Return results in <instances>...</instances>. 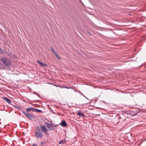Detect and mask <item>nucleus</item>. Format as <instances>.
<instances>
[{
  "instance_id": "1",
  "label": "nucleus",
  "mask_w": 146,
  "mask_h": 146,
  "mask_svg": "<svg viewBox=\"0 0 146 146\" xmlns=\"http://www.w3.org/2000/svg\"><path fill=\"white\" fill-rule=\"evenodd\" d=\"M0 61L3 64L0 63V69L3 70H9V68L11 66V62L7 57L2 56L0 59Z\"/></svg>"
},
{
  "instance_id": "2",
  "label": "nucleus",
  "mask_w": 146,
  "mask_h": 146,
  "mask_svg": "<svg viewBox=\"0 0 146 146\" xmlns=\"http://www.w3.org/2000/svg\"><path fill=\"white\" fill-rule=\"evenodd\" d=\"M35 133L36 134L35 137L36 138H41L43 136L42 132L38 131L35 130Z\"/></svg>"
},
{
  "instance_id": "3",
  "label": "nucleus",
  "mask_w": 146,
  "mask_h": 146,
  "mask_svg": "<svg viewBox=\"0 0 146 146\" xmlns=\"http://www.w3.org/2000/svg\"><path fill=\"white\" fill-rule=\"evenodd\" d=\"M22 112L29 119H31L33 118L32 116L27 111H23Z\"/></svg>"
},
{
  "instance_id": "4",
  "label": "nucleus",
  "mask_w": 146,
  "mask_h": 146,
  "mask_svg": "<svg viewBox=\"0 0 146 146\" xmlns=\"http://www.w3.org/2000/svg\"><path fill=\"white\" fill-rule=\"evenodd\" d=\"M41 129L42 131L44 133H46L47 134H48L47 133V129L46 128L45 126H43L41 125Z\"/></svg>"
},
{
  "instance_id": "5",
  "label": "nucleus",
  "mask_w": 146,
  "mask_h": 146,
  "mask_svg": "<svg viewBox=\"0 0 146 146\" xmlns=\"http://www.w3.org/2000/svg\"><path fill=\"white\" fill-rule=\"evenodd\" d=\"M60 125L63 127H66L67 126V125L64 120H63L61 123H60Z\"/></svg>"
},
{
  "instance_id": "6",
  "label": "nucleus",
  "mask_w": 146,
  "mask_h": 146,
  "mask_svg": "<svg viewBox=\"0 0 146 146\" xmlns=\"http://www.w3.org/2000/svg\"><path fill=\"white\" fill-rule=\"evenodd\" d=\"M3 99L9 104H10L11 103V100L7 98L4 97L3 98Z\"/></svg>"
},
{
  "instance_id": "7",
  "label": "nucleus",
  "mask_w": 146,
  "mask_h": 146,
  "mask_svg": "<svg viewBox=\"0 0 146 146\" xmlns=\"http://www.w3.org/2000/svg\"><path fill=\"white\" fill-rule=\"evenodd\" d=\"M37 62L42 66L47 67V64L43 63L42 62H40L39 61H38Z\"/></svg>"
},
{
  "instance_id": "8",
  "label": "nucleus",
  "mask_w": 146,
  "mask_h": 146,
  "mask_svg": "<svg viewBox=\"0 0 146 146\" xmlns=\"http://www.w3.org/2000/svg\"><path fill=\"white\" fill-rule=\"evenodd\" d=\"M77 114L80 116L82 117H84V115L83 113H82L80 111H77Z\"/></svg>"
},
{
  "instance_id": "9",
  "label": "nucleus",
  "mask_w": 146,
  "mask_h": 146,
  "mask_svg": "<svg viewBox=\"0 0 146 146\" xmlns=\"http://www.w3.org/2000/svg\"><path fill=\"white\" fill-rule=\"evenodd\" d=\"M35 109V108H29L27 109V111L28 112V111H34V110Z\"/></svg>"
},
{
  "instance_id": "10",
  "label": "nucleus",
  "mask_w": 146,
  "mask_h": 146,
  "mask_svg": "<svg viewBox=\"0 0 146 146\" xmlns=\"http://www.w3.org/2000/svg\"><path fill=\"white\" fill-rule=\"evenodd\" d=\"M56 126V125H50L48 128L49 129V130L50 131L53 130L54 129V127Z\"/></svg>"
},
{
  "instance_id": "11",
  "label": "nucleus",
  "mask_w": 146,
  "mask_h": 146,
  "mask_svg": "<svg viewBox=\"0 0 146 146\" xmlns=\"http://www.w3.org/2000/svg\"><path fill=\"white\" fill-rule=\"evenodd\" d=\"M45 125H46L47 127L48 128L50 127V126L52 125V124L50 123H49L48 122H45Z\"/></svg>"
},
{
  "instance_id": "12",
  "label": "nucleus",
  "mask_w": 146,
  "mask_h": 146,
  "mask_svg": "<svg viewBox=\"0 0 146 146\" xmlns=\"http://www.w3.org/2000/svg\"><path fill=\"white\" fill-rule=\"evenodd\" d=\"M34 111L35 112H39V113H41L42 112V111L40 110H38L36 108H35L34 110Z\"/></svg>"
},
{
  "instance_id": "13",
  "label": "nucleus",
  "mask_w": 146,
  "mask_h": 146,
  "mask_svg": "<svg viewBox=\"0 0 146 146\" xmlns=\"http://www.w3.org/2000/svg\"><path fill=\"white\" fill-rule=\"evenodd\" d=\"M65 140H61V141H59V143L60 144H61L62 143L64 144V143H65Z\"/></svg>"
},
{
  "instance_id": "14",
  "label": "nucleus",
  "mask_w": 146,
  "mask_h": 146,
  "mask_svg": "<svg viewBox=\"0 0 146 146\" xmlns=\"http://www.w3.org/2000/svg\"><path fill=\"white\" fill-rule=\"evenodd\" d=\"M55 56L58 59H60V58L58 54L56 53L54 54Z\"/></svg>"
},
{
  "instance_id": "15",
  "label": "nucleus",
  "mask_w": 146,
  "mask_h": 146,
  "mask_svg": "<svg viewBox=\"0 0 146 146\" xmlns=\"http://www.w3.org/2000/svg\"><path fill=\"white\" fill-rule=\"evenodd\" d=\"M37 129H35V130H36V131H40V129H41V126L40 127H36Z\"/></svg>"
},
{
  "instance_id": "16",
  "label": "nucleus",
  "mask_w": 146,
  "mask_h": 146,
  "mask_svg": "<svg viewBox=\"0 0 146 146\" xmlns=\"http://www.w3.org/2000/svg\"><path fill=\"white\" fill-rule=\"evenodd\" d=\"M52 51L54 54L56 53L55 52V51L54 50L53 48H52Z\"/></svg>"
},
{
  "instance_id": "17",
  "label": "nucleus",
  "mask_w": 146,
  "mask_h": 146,
  "mask_svg": "<svg viewBox=\"0 0 146 146\" xmlns=\"http://www.w3.org/2000/svg\"><path fill=\"white\" fill-rule=\"evenodd\" d=\"M0 52L1 54H2L3 53V50L2 49H0Z\"/></svg>"
},
{
  "instance_id": "18",
  "label": "nucleus",
  "mask_w": 146,
  "mask_h": 146,
  "mask_svg": "<svg viewBox=\"0 0 146 146\" xmlns=\"http://www.w3.org/2000/svg\"><path fill=\"white\" fill-rule=\"evenodd\" d=\"M33 146H37V145L36 144L34 143L33 145Z\"/></svg>"
},
{
  "instance_id": "19",
  "label": "nucleus",
  "mask_w": 146,
  "mask_h": 146,
  "mask_svg": "<svg viewBox=\"0 0 146 146\" xmlns=\"http://www.w3.org/2000/svg\"><path fill=\"white\" fill-rule=\"evenodd\" d=\"M80 94H81V95H82V96H83V95H84V94H83L82 93H81H81H80Z\"/></svg>"
},
{
  "instance_id": "20",
  "label": "nucleus",
  "mask_w": 146,
  "mask_h": 146,
  "mask_svg": "<svg viewBox=\"0 0 146 146\" xmlns=\"http://www.w3.org/2000/svg\"><path fill=\"white\" fill-rule=\"evenodd\" d=\"M83 96H84V97H85V98H86V96H85L84 95H83Z\"/></svg>"
},
{
  "instance_id": "21",
  "label": "nucleus",
  "mask_w": 146,
  "mask_h": 146,
  "mask_svg": "<svg viewBox=\"0 0 146 146\" xmlns=\"http://www.w3.org/2000/svg\"><path fill=\"white\" fill-rule=\"evenodd\" d=\"M86 99H87V100H88V98H87L86 97Z\"/></svg>"
},
{
  "instance_id": "22",
  "label": "nucleus",
  "mask_w": 146,
  "mask_h": 146,
  "mask_svg": "<svg viewBox=\"0 0 146 146\" xmlns=\"http://www.w3.org/2000/svg\"><path fill=\"white\" fill-rule=\"evenodd\" d=\"M55 86H58L57 85H55Z\"/></svg>"
}]
</instances>
